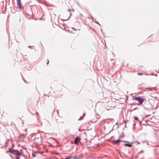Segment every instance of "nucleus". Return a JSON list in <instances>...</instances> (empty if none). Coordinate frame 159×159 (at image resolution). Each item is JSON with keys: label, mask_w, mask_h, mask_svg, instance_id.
<instances>
[{"label": "nucleus", "mask_w": 159, "mask_h": 159, "mask_svg": "<svg viewBox=\"0 0 159 159\" xmlns=\"http://www.w3.org/2000/svg\"><path fill=\"white\" fill-rule=\"evenodd\" d=\"M147 89H150V90H151V88H147Z\"/></svg>", "instance_id": "dca6fc26"}, {"label": "nucleus", "mask_w": 159, "mask_h": 159, "mask_svg": "<svg viewBox=\"0 0 159 159\" xmlns=\"http://www.w3.org/2000/svg\"><path fill=\"white\" fill-rule=\"evenodd\" d=\"M9 152L11 153L16 156H19L21 154L22 150H20L19 151L17 150L13 149H10Z\"/></svg>", "instance_id": "f257e3e1"}, {"label": "nucleus", "mask_w": 159, "mask_h": 159, "mask_svg": "<svg viewBox=\"0 0 159 159\" xmlns=\"http://www.w3.org/2000/svg\"><path fill=\"white\" fill-rule=\"evenodd\" d=\"M16 159H20V158H19V157H16Z\"/></svg>", "instance_id": "f8f14e48"}, {"label": "nucleus", "mask_w": 159, "mask_h": 159, "mask_svg": "<svg viewBox=\"0 0 159 159\" xmlns=\"http://www.w3.org/2000/svg\"><path fill=\"white\" fill-rule=\"evenodd\" d=\"M122 141L123 142H126V141Z\"/></svg>", "instance_id": "a211bd4d"}, {"label": "nucleus", "mask_w": 159, "mask_h": 159, "mask_svg": "<svg viewBox=\"0 0 159 159\" xmlns=\"http://www.w3.org/2000/svg\"><path fill=\"white\" fill-rule=\"evenodd\" d=\"M69 157L70 158H71V157L70 156H69Z\"/></svg>", "instance_id": "6ab92c4d"}, {"label": "nucleus", "mask_w": 159, "mask_h": 159, "mask_svg": "<svg viewBox=\"0 0 159 159\" xmlns=\"http://www.w3.org/2000/svg\"><path fill=\"white\" fill-rule=\"evenodd\" d=\"M17 4L18 7L20 9L22 8V4L20 0H16Z\"/></svg>", "instance_id": "39448f33"}, {"label": "nucleus", "mask_w": 159, "mask_h": 159, "mask_svg": "<svg viewBox=\"0 0 159 159\" xmlns=\"http://www.w3.org/2000/svg\"><path fill=\"white\" fill-rule=\"evenodd\" d=\"M65 159H70V158L69 157H66Z\"/></svg>", "instance_id": "ddd939ff"}, {"label": "nucleus", "mask_w": 159, "mask_h": 159, "mask_svg": "<svg viewBox=\"0 0 159 159\" xmlns=\"http://www.w3.org/2000/svg\"><path fill=\"white\" fill-rule=\"evenodd\" d=\"M72 29H73L74 30H75L74 28H72Z\"/></svg>", "instance_id": "2eb2a0df"}, {"label": "nucleus", "mask_w": 159, "mask_h": 159, "mask_svg": "<svg viewBox=\"0 0 159 159\" xmlns=\"http://www.w3.org/2000/svg\"><path fill=\"white\" fill-rule=\"evenodd\" d=\"M41 46H42V47L43 48V45H42V44H41Z\"/></svg>", "instance_id": "f3484780"}, {"label": "nucleus", "mask_w": 159, "mask_h": 159, "mask_svg": "<svg viewBox=\"0 0 159 159\" xmlns=\"http://www.w3.org/2000/svg\"><path fill=\"white\" fill-rule=\"evenodd\" d=\"M80 140V139L79 137H76L75 139L74 143L75 144H77Z\"/></svg>", "instance_id": "423d86ee"}, {"label": "nucleus", "mask_w": 159, "mask_h": 159, "mask_svg": "<svg viewBox=\"0 0 159 159\" xmlns=\"http://www.w3.org/2000/svg\"><path fill=\"white\" fill-rule=\"evenodd\" d=\"M125 145L129 147H131L132 146V143H125Z\"/></svg>", "instance_id": "6e6552de"}, {"label": "nucleus", "mask_w": 159, "mask_h": 159, "mask_svg": "<svg viewBox=\"0 0 159 159\" xmlns=\"http://www.w3.org/2000/svg\"><path fill=\"white\" fill-rule=\"evenodd\" d=\"M134 99L138 101L140 104H142L144 101L143 98L139 96L135 98Z\"/></svg>", "instance_id": "20e7f679"}, {"label": "nucleus", "mask_w": 159, "mask_h": 159, "mask_svg": "<svg viewBox=\"0 0 159 159\" xmlns=\"http://www.w3.org/2000/svg\"><path fill=\"white\" fill-rule=\"evenodd\" d=\"M71 15V14L70 13V12H68L67 13H66L65 14H64L63 16L65 17L63 19V20H67L70 17V16Z\"/></svg>", "instance_id": "7ed1b4c3"}, {"label": "nucleus", "mask_w": 159, "mask_h": 159, "mask_svg": "<svg viewBox=\"0 0 159 159\" xmlns=\"http://www.w3.org/2000/svg\"><path fill=\"white\" fill-rule=\"evenodd\" d=\"M49 61L48 60H47V64H48V63H49Z\"/></svg>", "instance_id": "9b49d317"}, {"label": "nucleus", "mask_w": 159, "mask_h": 159, "mask_svg": "<svg viewBox=\"0 0 159 159\" xmlns=\"http://www.w3.org/2000/svg\"><path fill=\"white\" fill-rule=\"evenodd\" d=\"M121 141H122L120 140L117 139V140L113 141H112V143H118L120 142Z\"/></svg>", "instance_id": "0eeeda50"}, {"label": "nucleus", "mask_w": 159, "mask_h": 159, "mask_svg": "<svg viewBox=\"0 0 159 159\" xmlns=\"http://www.w3.org/2000/svg\"><path fill=\"white\" fill-rule=\"evenodd\" d=\"M32 138L34 139V143L38 144L41 143V137L40 136H33Z\"/></svg>", "instance_id": "f03ea898"}, {"label": "nucleus", "mask_w": 159, "mask_h": 159, "mask_svg": "<svg viewBox=\"0 0 159 159\" xmlns=\"http://www.w3.org/2000/svg\"><path fill=\"white\" fill-rule=\"evenodd\" d=\"M134 118L135 120H138V118L137 117L134 116Z\"/></svg>", "instance_id": "1a4fd4ad"}, {"label": "nucleus", "mask_w": 159, "mask_h": 159, "mask_svg": "<svg viewBox=\"0 0 159 159\" xmlns=\"http://www.w3.org/2000/svg\"><path fill=\"white\" fill-rule=\"evenodd\" d=\"M138 74L139 75H142V74L141 73H139Z\"/></svg>", "instance_id": "9d476101"}, {"label": "nucleus", "mask_w": 159, "mask_h": 159, "mask_svg": "<svg viewBox=\"0 0 159 159\" xmlns=\"http://www.w3.org/2000/svg\"><path fill=\"white\" fill-rule=\"evenodd\" d=\"M137 109V108H134V109H133V111H134V110H136V109Z\"/></svg>", "instance_id": "4468645a"}]
</instances>
